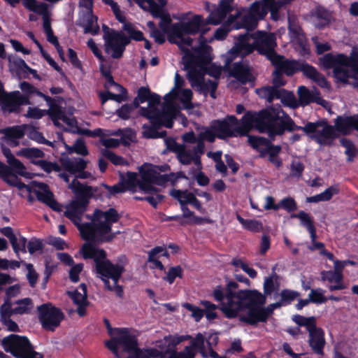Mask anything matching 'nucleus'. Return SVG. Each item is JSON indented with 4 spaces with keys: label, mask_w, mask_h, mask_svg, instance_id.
Wrapping results in <instances>:
<instances>
[{
    "label": "nucleus",
    "mask_w": 358,
    "mask_h": 358,
    "mask_svg": "<svg viewBox=\"0 0 358 358\" xmlns=\"http://www.w3.org/2000/svg\"><path fill=\"white\" fill-rule=\"evenodd\" d=\"M254 42L255 50L265 56L270 62L278 55L275 50L277 43L273 33L258 31L254 34Z\"/></svg>",
    "instance_id": "15"
},
{
    "label": "nucleus",
    "mask_w": 358,
    "mask_h": 358,
    "mask_svg": "<svg viewBox=\"0 0 358 358\" xmlns=\"http://www.w3.org/2000/svg\"><path fill=\"white\" fill-rule=\"evenodd\" d=\"M185 80L180 77V110L182 109H193L194 104L192 101L193 92L190 89H182Z\"/></svg>",
    "instance_id": "43"
},
{
    "label": "nucleus",
    "mask_w": 358,
    "mask_h": 358,
    "mask_svg": "<svg viewBox=\"0 0 358 358\" xmlns=\"http://www.w3.org/2000/svg\"><path fill=\"white\" fill-rule=\"evenodd\" d=\"M86 22L83 25L85 33H90L92 35L98 34L99 27L97 24V17L92 15V13H87L85 15Z\"/></svg>",
    "instance_id": "47"
},
{
    "label": "nucleus",
    "mask_w": 358,
    "mask_h": 358,
    "mask_svg": "<svg viewBox=\"0 0 358 358\" xmlns=\"http://www.w3.org/2000/svg\"><path fill=\"white\" fill-rule=\"evenodd\" d=\"M43 328L54 331L64 318L63 313L51 303H44L37 308Z\"/></svg>",
    "instance_id": "16"
},
{
    "label": "nucleus",
    "mask_w": 358,
    "mask_h": 358,
    "mask_svg": "<svg viewBox=\"0 0 358 358\" xmlns=\"http://www.w3.org/2000/svg\"><path fill=\"white\" fill-rule=\"evenodd\" d=\"M16 155L25 157L36 164V162H35L34 159L42 158L44 156V153L38 148H24L17 151Z\"/></svg>",
    "instance_id": "44"
},
{
    "label": "nucleus",
    "mask_w": 358,
    "mask_h": 358,
    "mask_svg": "<svg viewBox=\"0 0 358 358\" xmlns=\"http://www.w3.org/2000/svg\"><path fill=\"white\" fill-rule=\"evenodd\" d=\"M297 207L296 201L291 196L285 197L278 202V209L282 208L288 213L295 211Z\"/></svg>",
    "instance_id": "57"
},
{
    "label": "nucleus",
    "mask_w": 358,
    "mask_h": 358,
    "mask_svg": "<svg viewBox=\"0 0 358 358\" xmlns=\"http://www.w3.org/2000/svg\"><path fill=\"white\" fill-rule=\"evenodd\" d=\"M185 148L182 145H180V164H187L192 160L194 164L199 169H201V157L196 153H194L193 155H187L188 159H185Z\"/></svg>",
    "instance_id": "58"
},
{
    "label": "nucleus",
    "mask_w": 358,
    "mask_h": 358,
    "mask_svg": "<svg viewBox=\"0 0 358 358\" xmlns=\"http://www.w3.org/2000/svg\"><path fill=\"white\" fill-rule=\"evenodd\" d=\"M135 108H139V114L143 115V109L148 112H155L162 110L161 96L152 93L149 88L141 87L138 90L137 96L134 100Z\"/></svg>",
    "instance_id": "14"
},
{
    "label": "nucleus",
    "mask_w": 358,
    "mask_h": 358,
    "mask_svg": "<svg viewBox=\"0 0 358 358\" xmlns=\"http://www.w3.org/2000/svg\"><path fill=\"white\" fill-rule=\"evenodd\" d=\"M204 342L205 340L203 336L201 334H198L196 337L191 341L189 346H187L185 348L186 352L195 353L196 350L203 352L205 350Z\"/></svg>",
    "instance_id": "49"
},
{
    "label": "nucleus",
    "mask_w": 358,
    "mask_h": 358,
    "mask_svg": "<svg viewBox=\"0 0 358 358\" xmlns=\"http://www.w3.org/2000/svg\"><path fill=\"white\" fill-rule=\"evenodd\" d=\"M336 129L343 135H349L352 130L358 131V127L352 115H338L334 120Z\"/></svg>",
    "instance_id": "31"
},
{
    "label": "nucleus",
    "mask_w": 358,
    "mask_h": 358,
    "mask_svg": "<svg viewBox=\"0 0 358 358\" xmlns=\"http://www.w3.org/2000/svg\"><path fill=\"white\" fill-rule=\"evenodd\" d=\"M104 323L108 334L112 336L110 341L105 343L106 346L117 358H179L176 352V345L179 343V338L164 339L156 342L155 348L141 350L138 348L136 337L131 334L126 328L113 329L108 320L105 319Z\"/></svg>",
    "instance_id": "2"
},
{
    "label": "nucleus",
    "mask_w": 358,
    "mask_h": 358,
    "mask_svg": "<svg viewBox=\"0 0 358 358\" xmlns=\"http://www.w3.org/2000/svg\"><path fill=\"white\" fill-rule=\"evenodd\" d=\"M281 151V145L273 144L271 151L268 154V161L277 169H279L282 166V159L279 157Z\"/></svg>",
    "instance_id": "52"
},
{
    "label": "nucleus",
    "mask_w": 358,
    "mask_h": 358,
    "mask_svg": "<svg viewBox=\"0 0 358 358\" xmlns=\"http://www.w3.org/2000/svg\"><path fill=\"white\" fill-rule=\"evenodd\" d=\"M2 108L9 113L17 112L22 105L29 104V96L22 94L19 91L7 94L1 102Z\"/></svg>",
    "instance_id": "23"
},
{
    "label": "nucleus",
    "mask_w": 358,
    "mask_h": 358,
    "mask_svg": "<svg viewBox=\"0 0 358 358\" xmlns=\"http://www.w3.org/2000/svg\"><path fill=\"white\" fill-rule=\"evenodd\" d=\"M116 19L123 24V30L125 31L130 37L135 41H143L144 39L143 33L136 30L133 24L126 22L125 17L122 13L120 8L117 11H113Z\"/></svg>",
    "instance_id": "35"
},
{
    "label": "nucleus",
    "mask_w": 358,
    "mask_h": 358,
    "mask_svg": "<svg viewBox=\"0 0 358 358\" xmlns=\"http://www.w3.org/2000/svg\"><path fill=\"white\" fill-rule=\"evenodd\" d=\"M268 11V5L265 1L262 2L255 1L253 2L249 9L248 13L253 17L257 18V20H262L265 18Z\"/></svg>",
    "instance_id": "41"
},
{
    "label": "nucleus",
    "mask_w": 358,
    "mask_h": 358,
    "mask_svg": "<svg viewBox=\"0 0 358 358\" xmlns=\"http://www.w3.org/2000/svg\"><path fill=\"white\" fill-rule=\"evenodd\" d=\"M274 113L273 109H262L259 112L248 111L240 122L234 115H227L222 120L211 122V128L217 133V138L226 139L230 137L248 136L253 125L260 133H266L273 138Z\"/></svg>",
    "instance_id": "3"
},
{
    "label": "nucleus",
    "mask_w": 358,
    "mask_h": 358,
    "mask_svg": "<svg viewBox=\"0 0 358 358\" xmlns=\"http://www.w3.org/2000/svg\"><path fill=\"white\" fill-rule=\"evenodd\" d=\"M314 26L318 29H324L334 21L332 13L322 6H317L310 12Z\"/></svg>",
    "instance_id": "25"
},
{
    "label": "nucleus",
    "mask_w": 358,
    "mask_h": 358,
    "mask_svg": "<svg viewBox=\"0 0 358 358\" xmlns=\"http://www.w3.org/2000/svg\"><path fill=\"white\" fill-rule=\"evenodd\" d=\"M292 320L299 327H305L307 331H309L311 328L317 324L315 317H304L301 315H295L292 317Z\"/></svg>",
    "instance_id": "48"
},
{
    "label": "nucleus",
    "mask_w": 358,
    "mask_h": 358,
    "mask_svg": "<svg viewBox=\"0 0 358 358\" xmlns=\"http://www.w3.org/2000/svg\"><path fill=\"white\" fill-rule=\"evenodd\" d=\"M291 217L299 219L301 222V225L306 228L308 231L315 227L313 217H311L308 213L303 210H300L296 214H292Z\"/></svg>",
    "instance_id": "51"
},
{
    "label": "nucleus",
    "mask_w": 358,
    "mask_h": 358,
    "mask_svg": "<svg viewBox=\"0 0 358 358\" xmlns=\"http://www.w3.org/2000/svg\"><path fill=\"white\" fill-rule=\"evenodd\" d=\"M187 34H182V40L180 41V53H183L182 56V64H184V67L185 68V57L187 54H192L196 49L203 46V45H208L206 44V38L203 36H199L198 38L199 45L196 46H193L192 43L194 42V39L192 38Z\"/></svg>",
    "instance_id": "29"
},
{
    "label": "nucleus",
    "mask_w": 358,
    "mask_h": 358,
    "mask_svg": "<svg viewBox=\"0 0 358 358\" xmlns=\"http://www.w3.org/2000/svg\"><path fill=\"white\" fill-rule=\"evenodd\" d=\"M257 18L252 16L248 12L243 16L234 15V29H245L247 31L254 30L258 24Z\"/></svg>",
    "instance_id": "32"
},
{
    "label": "nucleus",
    "mask_w": 358,
    "mask_h": 358,
    "mask_svg": "<svg viewBox=\"0 0 358 358\" xmlns=\"http://www.w3.org/2000/svg\"><path fill=\"white\" fill-rule=\"evenodd\" d=\"M297 93L299 106L304 107L311 103H316L324 107L327 103V101L322 98L320 91L316 88L310 90L306 86L301 85L299 87Z\"/></svg>",
    "instance_id": "22"
},
{
    "label": "nucleus",
    "mask_w": 358,
    "mask_h": 358,
    "mask_svg": "<svg viewBox=\"0 0 358 358\" xmlns=\"http://www.w3.org/2000/svg\"><path fill=\"white\" fill-rule=\"evenodd\" d=\"M213 48L210 45H203L185 57V69L187 72V78L192 87L201 84L203 87L206 86V75L215 79L220 78L222 68L213 63Z\"/></svg>",
    "instance_id": "7"
},
{
    "label": "nucleus",
    "mask_w": 358,
    "mask_h": 358,
    "mask_svg": "<svg viewBox=\"0 0 358 358\" xmlns=\"http://www.w3.org/2000/svg\"><path fill=\"white\" fill-rule=\"evenodd\" d=\"M233 20L234 15H229L227 20L215 31L214 38L217 40H224L227 36L228 33L234 29Z\"/></svg>",
    "instance_id": "45"
},
{
    "label": "nucleus",
    "mask_w": 358,
    "mask_h": 358,
    "mask_svg": "<svg viewBox=\"0 0 358 358\" xmlns=\"http://www.w3.org/2000/svg\"><path fill=\"white\" fill-rule=\"evenodd\" d=\"M2 152L10 166L0 162V175L2 179L9 185L17 187L19 189L25 188L28 192L35 194L38 201L45 203L55 211H59V203L54 199L53 194L48 186L41 182L33 181L31 185L22 182L16 174L27 178H31V173L28 172L24 164L13 155L9 148L3 147Z\"/></svg>",
    "instance_id": "4"
},
{
    "label": "nucleus",
    "mask_w": 358,
    "mask_h": 358,
    "mask_svg": "<svg viewBox=\"0 0 358 358\" xmlns=\"http://www.w3.org/2000/svg\"><path fill=\"white\" fill-rule=\"evenodd\" d=\"M321 278L322 281H328L329 282H340L343 280V274L339 273L334 271H323L321 273Z\"/></svg>",
    "instance_id": "56"
},
{
    "label": "nucleus",
    "mask_w": 358,
    "mask_h": 358,
    "mask_svg": "<svg viewBox=\"0 0 358 358\" xmlns=\"http://www.w3.org/2000/svg\"><path fill=\"white\" fill-rule=\"evenodd\" d=\"M200 304L204 308V314L208 320H213L217 317V314L215 310L217 306L212 302L206 300H202Z\"/></svg>",
    "instance_id": "55"
},
{
    "label": "nucleus",
    "mask_w": 358,
    "mask_h": 358,
    "mask_svg": "<svg viewBox=\"0 0 358 358\" xmlns=\"http://www.w3.org/2000/svg\"><path fill=\"white\" fill-rule=\"evenodd\" d=\"M230 75L243 85L254 80L248 66L242 62H235L233 64Z\"/></svg>",
    "instance_id": "30"
},
{
    "label": "nucleus",
    "mask_w": 358,
    "mask_h": 358,
    "mask_svg": "<svg viewBox=\"0 0 358 358\" xmlns=\"http://www.w3.org/2000/svg\"><path fill=\"white\" fill-rule=\"evenodd\" d=\"M301 294L295 290L289 289H283L280 292V299L279 300L282 306L290 305L294 300L299 298Z\"/></svg>",
    "instance_id": "46"
},
{
    "label": "nucleus",
    "mask_w": 358,
    "mask_h": 358,
    "mask_svg": "<svg viewBox=\"0 0 358 358\" xmlns=\"http://www.w3.org/2000/svg\"><path fill=\"white\" fill-rule=\"evenodd\" d=\"M306 78L310 79L322 88H329L330 85L327 78L317 69L309 64L306 74Z\"/></svg>",
    "instance_id": "38"
},
{
    "label": "nucleus",
    "mask_w": 358,
    "mask_h": 358,
    "mask_svg": "<svg viewBox=\"0 0 358 358\" xmlns=\"http://www.w3.org/2000/svg\"><path fill=\"white\" fill-rule=\"evenodd\" d=\"M241 301L233 308L236 310V317L238 312L248 310L247 314L241 317V321L252 326L257 325L258 322H266V315L263 305L266 303V296L260 292L254 289V292H245L241 293Z\"/></svg>",
    "instance_id": "10"
},
{
    "label": "nucleus",
    "mask_w": 358,
    "mask_h": 358,
    "mask_svg": "<svg viewBox=\"0 0 358 358\" xmlns=\"http://www.w3.org/2000/svg\"><path fill=\"white\" fill-rule=\"evenodd\" d=\"M132 39L130 36H127L123 32L116 36L104 41L106 53L110 55L113 59H120L122 57L126 46Z\"/></svg>",
    "instance_id": "20"
},
{
    "label": "nucleus",
    "mask_w": 358,
    "mask_h": 358,
    "mask_svg": "<svg viewBox=\"0 0 358 358\" xmlns=\"http://www.w3.org/2000/svg\"><path fill=\"white\" fill-rule=\"evenodd\" d=\"M164 103L162 110L155 112H148L143 109L142 116L150 120V124L143 125L142 134L145 138H164L166 135L165 131H160L164 126L171 128L173 125V119L179 107V71L175 73L174 87L164 97Z\"/></svg>",
    "instance_id": "5"
},
{
    "label": "nucleus",
    "mask_w": 358,
    "mask_h": 358,
    "mask_svg": "<svg viewBox=\"0 0 358 358\" xmlns=\"http://www.w3.org/2000/svg\"><path fill=\"white\" fill-rule=\"evenodd\" d=\"M68 294L73 303L78 306V314L81 317L84 316L86 313L85 308L87 305V294H82L78 290L68 292Z\"/></svg>",
    "instance_id": "40"
},
{
    "label": "nucleus",
    "mask_w": 358,
    "mask_h": 358,
    "mask_svg": "<svg viewBox=\"0 0 358 358\" xmlns=\"http://www.w3.org/2000/svg\"><path fill=\"white\" fill-rule=\"evenodd\" d=\"M278 278V275L274 273L271 276L265 278L264 282V292L265 295H270L278 289V285H275L273 281V278L277 280Z\"/></svg>",
    "instance_id": "61"
},
{
    "label": "nucleus",
    "mask_w": 358,
    "mask_h": 358,
    "mask_svg": "<svg viewBox=\"0 0 358 358\" xmlns=\"http://www.w3.org/2000/svg\"><path fill=\"white\" fill-rule=\"evenodd\" d=\"M66 147L69 153L75 152L82 156L88 154L86 145L82 139H78L72 146L66 145Z\"/></svg>",
    "instance_id": "59"
},
{
    "label": "nucleus",
    "mask_w": 358,
    "mask_h": 358,
    "mask_svg": "<svg viewBox=\"0 0 358 358\" xmlns=\"http://www.w3.org/2000/svg\"><path fill=\"white\" fill-rule=\"evenodd\" d=\"M28 137L38 143L53 146V143L45 138L43 134L36 128L28 126Z\"/></svg>",
    "instance_id": "50"
},
{
    "label": "nucleus",
    "mask_w": 358,
    "mask_h": 358,
    "mask_svg": "<svg viewBox=\"0 0 358 358\" xmlns=\"http://www.w3.org/2000/svg\"><path fill=\"white\" fill-rule=\"evenodd\" d=\"M167 255L166 249L163 247H156L151 250L148 255V262L152 264L150 266L152 268H159L162 271L164 266L161 259L166 257Z\"/></svg>",
    "instance_id": "37"
},
{
    "label": "nucleus",
    "mask_w": 358,
    "mask_h": 358,
    "mask_svg": "<svg viewBox=\"0 0 358 358\" xmlns=\"http://www.w3.org/2000/svg\"><path fill=\"white\" fill-rule=\"evenodd\" d=\"M46 114L50 116L54 124L59 127H62L61 122L71 127L76 123L74 117L67 116L57 105H50L47 110L36 107H29L26 116L30 118L40 119Z\"/></svg>",
    "instance_id": "13"
},
{
    "label": "nucleus",
    "mask_w": 358,
    "mask_h": 358,
    "mask_svg": "<svg viewBox=\"0 0 358 358\" xmlns=\"http://www.w3.org/2000/svg\"><path fill=\"white\" fill-rule=\"evenodd\" d=\"M334 55L332 53H327L322 57L319 58L320 65L327 70L333 69V77L337 84H343L344 85H351V73L348 69V66L345 64H334L328 62L329 57Z\"/></svg>",
    "instance_id": "18"
},
{
    "label": "nucleus",
    "mask_w": 358,
    "mask_h": 358,
    "mask_svg": "<svg viewBox=\"0 0 358 358\" xmlns=\"http://www.w3.org/2000/svg\"><path fill=\"white\" fill-rule=\"evenodd\" d=\"M13 242H10L13 251L15 253L18 255L20 252L23 253L27 252L26 245H27V238L24 236H21L20 234H16L13 238Z\"/></svg>",
    "instance_id": "53"
},
{
    "label": "nucleus",
    "mask_w": 358,
    "mask_h": 358,
    "mask_svg": "<svg viewBox=\"0 0 358 358\" xmlns=\"http://www.w3.org/2000/svg\"><path fill=\"white\" fill-rule=\"evenodd\" d=\"M271 63L287 76H292L298 72H302L305 76L309 66V64L304 60H289L280 55H277Z\"/></svg>",
    "instance_id": "17"
},
{
    "label": "nucleus",
    "mask_w": 358,
    "mask_h": 358,
    "mask_svg": "<svg viewBox=\"0 0 358 358\" xmlns=\"http://www.w3.org/2000/svg\"><path fill=\"white\" fill-rule=\"evenodd\" d=\"M308 332V344L313 352L318 355H324V348L326 343L324 331L321 327H317V324L311 328Z\"/></svg>",
    "instance_id": "24"
},
{
    "label": "nucleus",
    "mask_w": 358,
    "mask_h": 358,
    "mask_svg": "<svg viewBox=\"0 0 358 358\" xmlns=\"http://www.w3.org/2000/svg\"><path fill=\"white\" fill-rule=\"evenodd\" d=\"M324 292L325 291L321 288L311 289L310 294H308V298L310 302L316 304H322L326 303L328 300L338 302L342 299L341 297L334 295L325 296H324Z\"/></svg>",
    "instance_id": "39"
},
{
    "label": "nucleus",
    "mask_w": 358,
    "mask_h": 358,
    "mask_svg": "<svg viewBox=\"0 0 358 358\" xmlns=\"http://www.w3.org/2000/svg\"><path fill=\"white\" fill-rule=\"evenodd\" d=\"M234 0H220L218 7L208 16V22L217 25L221 23L227 15L233 10Z\"/></svg>",
    "instance_id": "28"
},
{
    "label": "nucleus",
    "mask_w": 358,
    "mask_h": 358,
    "mask_svg": "<svg viewBox=\"0 0 358 358\" xmlns=\"http://www.w3.org/2000/svg\"><path fill=\"white\" fill-rule=\"evenodd\" d=\"M27 129V124L13 126L0 129V134L4 135V138L10 146L17 147L19 145V140L24 137Z\"/></svg>",
    "instance_id": "26"
},
{
    "label": "nucleus",
    "mask_w": 358,
    "mask_h": 358,
    "mask_svg": "<svg viewBox=\"0 0 358 358\" xmlns=\"http://www.w3.org/2000/svg\"><path fill=\"white\" fill-rule=\"evenodd\" d=\"M180 210L182 212V217L186 219V222L188 224L201 225L206 223L210 224L213 222L210 218L195 215L194 213L190 210L187 206L182 203V200H180Z\"/></svg>",
    "instance_id": "36"
},
{
    "label": "nucleus",
    "mask_w": 358,
    "mask_h": 358,
    "mask_svg": "<svg viewBox=\"0 0 358 358\" xmlns=\"http://www.w3.org/2000/svg\"><path fill=\"white\" fill-rule=\"evenodd\" d=\"M24 6L43 17V29L45 34L52 31L50 22L48 19V6L45 3H38L36 0H23Z\"/></svg>",
    "instance_id": "27"
},
{
    "label": "nucleus",
    "mask_w": 358,
    "mask_h": 358,
    "mask_svg": "<svg viewBox=\"0 0 358 358\" xmlns=\"http://www.w3.org/2000/svg\"><path fill=\"white\" fill-rule=\"evenodd\" d=\"M329 62L338 64H345L348 66L353 64H358V48H352L349 56L343 54L338 53L334 55H331L328 59Z\"/></svg>",
    "instance_id": "33"
},
{
    "label": "nucleus",
    "mask_w": 358,
    "mask_h": 358,
    "mask_svg": "<svg viewBox=\"0 0 358 358\" xmlns=\"http://www.w3.org/2000/svg\"><path fill=\"white\" fill-rule=\"evenodd\" d=\"M209 24H212L208 22V17L204 20L201 15H195L186 22H182L180 17V41L182 40V34H200L199 36H204L210 29Z\"/></svg>",
    "instance_id": "19"
},
{
    "label": "nucleus",
    "mask_w": 358,
    "mask_h": 358,
    "mask_svg": "<svg viewBox=\"0 0 358 358\" xmlns=\"http://www.w3.org/2000/svg\"><path fill=\"white\" fill-rule=\"evenodd\" d=\"M2 346L17 358H43V354L36 352L25 336L10 334L2 340Z\"/></svg>",
    "instance_id": "12"
},
{
    "label": "nucleus",
    "mask_w": 358,
    "mask_h": 358,
    "mask_svg": "<svg viewBox=\"0 0 358 358\" xmlns=\"http://www.w3.org/2000/svg\"><path fill=\"white\" fill-rule=\"evenodd\" d=\"M88 161L81 157H71L62 162L65 172L59 177L68 183L69 188L76 194L75 198L66 206L64 215L78 227L82 238L94 243L110 242L120 233L112 231V225L118 222L120 215L113 208L106 210L95 209L92 215H87L90 222L82 223V217L89 203L87 189L78 181V178H93L85 171Z\"/></svg>",
    "instance_id": "1"
},
{
    "label": "nucleus",
    "mask_w": 358,
    "mask_h": 358,
    "mask_svg": "<svg viewBox=\"0 0 358 358\" xmlns=\"http://www.w3.org/2000/svg\"><path fill=\"white\" fill-rule=\"evenodd\" d=\"M82 253L85 259H94L96 275L103 281L106 287L121 297L123 289L117 285V282L124 271V265L112 264L106 259V254L103 250L97 248L90 243L83 245Z\"/></svg>",
    "instance_id": "9"
},
{
    "label": "nucleus",
    "mask_w": 358,
    "mask_h": 358,
    "mask_svg": "<svg viewBox=\"0 0 358 358\" xmlns=\"http://www.w3.org/2000/svg\"><path fill=\"white\" fill-rule=\"evenodd\" d=\"M238 287L237 282L229 281L226 287L217 285L213 291L212 296L215 301L220 303V310L227 318L236 317V310L233 308L244 299H241V293L245 292H254L250 289L236 290Z\"/></svg>",
    "instance_id": "11"
},
{
    "label": "nucleus",
    "mask_w": 358,
    "mask_h": 358,
    "mask_svg": "<svg viewBox=\"0 0 358 358\" xmlns=\"http://www.w3.org/2000/svg\"><path fill=\"white\" fill-rule=\"evenodd\" d=\"M180 200L187 206L190 205L199 212L204 213L206 209L202 206L201 201L196 197L195 194L187 190H180Z\"/></svg>",
    "instance_id": "42"
},
{
    "label": "nucleus",
    "mask_w": 358,
    "mask_h": 358,
    "mask_svg": "<svg viewBox=\"0 0 358 358\" xmlns=\"http://www.w3.org/2000/svg\"><path fill=\"white\" fill-rule=\"evenodd\" d=\"M170 169L169 166L163 164L155 166L150 164H145L139 169L141 178L136 173L128 172L127 178L122 181L126 190L134 192L136 187L145 193H150L155 190L153 185H163L166 182H174L179 178V173H165Z\"/></svg>",
    "instance_id": "8"
},
{
    "label": "nucleus",
    "mask_w": 358,
    "mask_h": 358,
    "mask_svg": "<svg viewBox=\"0 0 358 358\" xmlns=\"http://www.w3.org/2000/svg\"><path fill=\"white\" fill-rule=\"evenodd\" d=\"M17 307L13 308L15 314L27 313L32 308L31 301L29 298L17 301Z\"/></svg>",
    "instance_id": "60"
},
{
    "label": "nucleus",
    "mask_w": 358,
    "mask_h": 358,
    "mask_svg": "<svg viewBox=\"0 0 358 358\" xmlns=\"http://www.w3.org/2000/svg\"><path fill=\"white\" fill-rule=\"evenodd\" d=\"M253 38L254 34L246 32L244 34H240L235 43L234 46L230 50L231 56L236 57L241 56L245 57L251 54L255 48V42L250 43V41Z\"/></svg>",
    "instance_id": "21"
},
{
    "label": "nucleus",
    "mask_w": 358,
    "mask_h": 358,
    "mask_svg": "<svg viewBox=\"0 0 358 358\" xmlns=\"http://www.w3.org/2000/svg\"><path fill=\"white\" fill-rule=\"evenodd\" d=\"M182 306L185 308L188 311L191 312V315L196 322H199L203 317V310L201 309L198 306H196L189 303H183Z\"/></svg>",
    "instance_id": "63"
},
{
    "label": "nucleus",
    "mask_w": 358,
    "mask_h": 358,
    "mask_svg": "<svg viewBox=\"0 0 358 358\" xmlns=\"http://www.w3.org/2000/svg\"><path fill=\"white\" fill-rule=\"evenodd\" d=\"M256 92L260 98L266 99L271 103L274 99H280L283 93L286 92V90L267 85L257 89Z\"/></svg>",
    "instance_id": "34"
},
{
    "label": "nucleus",
    "mask_w": 358,
    "mask_h": 358,
    "mask_svg": "<svg viewBox=\"0 0 358 358\" xmlns=\"http://www.w3.org/2000/svg\"><path fill=\"white\" fill-rule=\"evenodd\" d=\"M283 104L289 106L292 108L299 107L298 100L295 97L294 94L286 90V92L283 93L282 97L280 99Z\"/></svg>",
    "instance_id": "64"
},
{
    "label": "nucleus",
    "mask_w": 358,
    "mask_h": 358,
    "mask_svg": "<svg viewBox=\"0 0 358 358\" xmlns=\"http://www.w3.org/2000/svg\"><path fill=\"white\" fill-rule=\"evenodd\" d=\"M101 154L115 165H124L127 164L126 161L122 157L115 155L109 149H102Z\"/></svg>",
    "instance_id": "62"
},
{
    "label": "nucleus",
    "mask_w": 358,
    "mask_h": 358,
    "mask_svg": "<svg viewBox=\"0 0 358 358\" xmlns=\"http://www.w3.org/2000/svg\"><path fill=\"white\" fill-rule=\"evenodd\" d=\"M248 137V141L250 146L255 149V150H259L262 146L268 144V143L273 141L275 136L273 138L269 137V138L262 137V136H247Z\"/></svg>",
    "instance_id": "54"
},
{
    "label": "nucleus",
    "mask_w": 358,
    "mask_h": 358,
    "mask_svg": "<svg viewBox=\"0 0 358 358\" xmlns=\"http://www.w3.org/2000/svg\"><path fill=\"white\" fill-rule=\"evenodd\" d=\"M299 130L307 135L312 134L310 138L321 146H332L333 141L338 137L334 127L324 120L315 122H308L303 127L298 126L287 113L282 112L280 116L275 111L273 138L283 135L285 131Z\"/></svg>",
    "instance_id": "6"
}]
</instances>
